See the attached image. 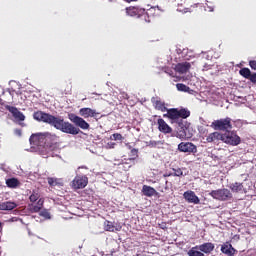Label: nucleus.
Returning <instances> with one entry per match:
<instances>
[{
    "mask_svg": "<svg viewBox=\"0 0 256 256\" xmlns=\"http://www.w3.org/2000/svg\"><path fill=\"white\" fill-rule=\"evenodd\" d=\"M40 217H43L45 219H51V213H49L48 210L44 209L39 213Z\"/></svg>",
    "mask_w": 256,
    "mask_h": 256,
    "instance_id": "obj_33",
    "label": "nucleus"
},
{
    "mask_svg": "<svg viewBox=\"0 0 256 256\" xmlns=\"http://www.w3.org/2000/svg\"><path fill=\"white\" fill-rule=\"evenodd\" d=\"M89 184V178L86 175H77L72 181L73 189H85Z\"/></svg>",
    "mask_w": 256,
    "mask_h": 256,
    "instance_id": "obj_9",
    "label": "nucleus"
},
{
    "mask_svg": "<svg viewBox=\"0 0 256 256\" xmlns=\"http://www.w3.org/2000/svg\"><path fill=\"white\" fill-rule=\"evenodd\" d=\"M5 109L12 114V116L14 117V119L16 121H25V114H23V112L19 111V109H17V107L5 105Z\"/></svg>",
    "mask_w": 256,
    "mask_h": 256,
    "instance_id": "obj_12",
    "label": "nucleus"
},
{
    "mask_svg": "<svg viewBox=\"0 0 256 256\" xmlns=\"http://www.w3.org/2000/svg\"><path fill=\"white\" fill-rule=\"evenodd\" d=\"M110 139L112 141H123V135H121L120 133H114L112 134V136H110Z\"/></svg>",
    "mask_w": 256,
    "mask_h": 256,
    "instance_id": "obj_32",
    "label": "nucleus"
},
{
    "mask_svg": "<svg viewBox=\"0 0 256 256\" xmlns=\"http://www.w3.org/2000/svg\"><path fill=\"white\" fill-rule=\"evenodd\" d=\"M209 195L217 201H229L230 199H233V194L227 188L212 190Z\"/></svg>",
    "mask_w": 256,
    "mask_h": 256,
    "instance_id": "obj_5",
    "label": "nucleus"
},
{
    "mask_svg": "<svg viewBox=\"0 0 256 256\" xmlns=\"http://www.w3.org/2000/svg\"><path fill=\"white\" fill-rule=\"evenodd\" d=\"M239 73L245 79H249L251 77V70L249 68H242Z\"/></svg>",
    "mask_w": 256,
    "mask_h": 256,
    "instance_id": "obj_30",
    "label": "nucleus"
},
{
    "mask_svg": "<svg viewBox=\"0 0 256 256\" xmlns=\"http://www.w3.org/2000/svg\"><path fill=\"white\" fill-rule=\"evenodd\" d=\"M142 193L145 197H153L154 195H157V190L151 186L144 185L142 187Z\"/></svg>",
    "mask_w": 256,
    "mask_h": 256,
    "instance_id": "obj_24",
    "label": "nucleus"
},
{
    "mask_svg": "<svg viewBox=\"0 0 256 256\" xmlns=\"http://www.w3.org/2000/svg\"><path fill=\"white\" fill-rule=\"evenodd\" d=\"M189 69H191V63L189 62L178 63L175 66V71H177V73H180V75H185V73H187Z\"/></svg>",
    "mask_w": 256,
    "mask_h": 256,
    "instance_id": "obj_19",
    "label": "nucleus"
},
{
    "mask_svg": "<svg viewBox=\"0 0 256 256\" xmlns=\"http://www.w3.org/2000/svg\"><path fill=\"white\" fill-rule=\"evenodd\" d=\"M222 141L226 143V145H232V147H237V145L241 144V137L237 135L235 131H229L222 134Z\"/></svg>",
    "mask_w": 256,
    "mask_h": 256,
    "instance_id": "obj_6",
    "label": "nucleus"
},
{
    "mask_svg": "<svg viewBox=\"0 0 256 256\" xmlns=\"http://www.w3.org/2000/svg\"><path fill=\"white\" fill-rule=\"evenodd\" d=\"M29 201L31 202L28 205L30 213H39L45 205V198H41V194L35 190L29 196Z\"/></svg>",
    "mask_w": 256,
    "mask_h": 256,
    "instance_id": "obj_3",
    "label": "nucleus"
},
{
    "mask_svg": "<svg viewBox=\"0 0 256 256\" xmlns=\"http://www.w3.org/2000/svg\"><path fill=\"white\" fill-rule=\"evenodd\" d=\"M249 66L251 67V69L256 71V60H250L249 61Z\"/></svg>",
    "mask_w": 256,
    "mask_h": 256,
    "instance_id": "obj_36",
    "label": "nucleus"
},
{
    "mask_svg": "<svg viewBox=\"0 0 256 256\" xmlns=\"http://www.w3.org/2000/svg\"><path fill=\"white\" fill-rule=\"evenodd\" d=\"M251 83H254L256 85V73L250 74V77L248 78Z\"/></svg>",
    "mask_w": 256,
    "mask_h": 256,
    "instance_id": "obj_37",
    "label": "nucleus"
},
{
    "mask_svg": "<svg viewBox=\"0 0 256 256\" xmlns=\"http://www.w3.org/2000/svg\"><path fill=\"white\" fill-rule=\"evenodd\" d=\"M178 117L179 119H187L188 117H191V111L187 108H181L178 110Z\"/></svg>",
    "mask_w": 256,
    "mask_h": 256,
    "instance_id": "obj_25",
    "label": "nucleus"
},
{
    "mask_svg": "<svg viewBox=\"0 0 256 256\" xmlns=\"http://www.w3.org/2000/svg\"><path fill=\"white\" fill-rule=\"evenodd\" d=\"M59 136L50 132L36 133L30 136L29 142L33 147H43L53 149L57 145Z\"/></svg>",
    "mask_w": 256,
    "mask_h": 256,
    "instance_id": "obj_2",
    "label": "nucleus"
},
{
    "mask_svg": "<svg viewBox=\"0 0 256 256\" xmlns=\"http://www.w3.org/2000/svg\"><path fill=\"white\" fill-rule=\"evenodd\" d=\"M189 256H205V254L202 251H199V246L192 247L188 251Z\"/></svg>",
    "mask_w": 256,
    "mask_h": 256,
    "instance_id": "obj_26",
    "label": "nucleus"
},
{
    "mask_svg": "<svg viewBox=\"0 0 256 256\" xmlns=\"http://www.w3.org/2000/svg\"><path fill=\"white\" fill-rule=\"evenodd\" d=\"M167 183H169V181H166L165 184L167 185Z\"/></svg>",
    "mask_w": 256,
    "mask_h": 256,
    "instance_id": "obj_44",
    "label": "nucleus"
},
{
    "mask_svg": "<svg viewBox=\"0 0 256 256\" xmlns=\"http://www.w3.org/2000/svg\"><path fill=\"white\" fill-rule=\"evenodd\" d=\"M157 125L160 133H164L165 135L173 133V128H171V126H169V124H167L163 118H159L157 120Z\"/></svg>",
    "mask_w": 256,
    "mask_h": 256,
    "instance_id": "obj_14",
    "label": "nucleus"
},
{
    "mask_svg": "<svg viewBox=\"0 0 256 256\" xmlns=\"http://www.w3.org/2000/svg\"><path fill=\"white\" fill-rule=\"evenodd\" d=\"M151 103L156 111H161V113H165L167 111V104L165 101H162L159 97H152Z\"/></svg>",
    "mask_w": 256,
    "mask_h": 256,
    "instance_id": "obj_11",
    "label": "nucleus"
},
{
    "mask_svg": "<svg viewBox=\"0 0 256 256\" xmlns=\"http://www.w3.org/2000/svg\"><path fill=\"white\" fill-rule=\"evenodd\" d=\"M220 251L226 256H235V253H237V250L229 242L222 244Z\"/></svg>",
    "mask_w": 256,
    "mask_h": 256,
    "instance_id": "obj_17",
    "label": "nucleus"
},
{
    "mask_svg": "<svg viewBox=\"0 0 256 256\" xmlns=\"http://www.w3.org/2000/svg\"><path fill=\"white\" fill-rule=\"evenodd\" d=\"M15 135H18V137H21V135H22L21 129H16L15 130Z\"/></svg>",
    "mask_w": 256,
    "mask_h": 256,
    "instance_id": "obj_39",
    "label": "nucleus"
},
{
    "mask_svg": "<svg viewBox=\"0 0 256 256\" xmlns=\"http://www.w3.org/2000/svg\"><path fill=\"white\" fill-rule=\"evenodd\" d=\"M115 145H117L115 142H108L107 143V149H115Z\"/></svg>",
    "mask_w": 256,
    "mask_h": 256,
    "instance_id": "obj_38",
    "label": "nucleus"
},
{
    "mask_svg": "<svg viewBox=\"0 0 256 256\" xmlns=\"http://www.w3.org/2000/svg\"><path fill=\"white\" fill-rule=\"evenodd\" d=\"M123 226L121 225H106L104 227V231H110L111 233H115V231H121Z\"/></svg>",
    "mask_w": 256,
    "mask_h": 256,
    "instance_id": "obj_29",
    "label": "nucleus"
},
{
    "mask_svg": "<svg viewBox=\"0 0 256 256\" xmlns=\"http://www.w3.org/2000/svg\"><path fill=\"white\" fill-rule=\"evenodd\" d=\"M6 185L11 189H15V187L19 186V180H17V178H9L8 180H6Z\"/></svg>",
    "mask_w": 256,
    "mask_h": 256,
    "instance_id": "obj_27",
    "label": "nucleus"
},
{
    "mask_svg": "<svg viewBox=\"0 0 256 256\" xmlns=\"http://www.w3.org/2000/svg\"><path fill=\"white\" fill-rule=\"evenodd\" d=\"M174 173L173 177H182L183 175V170L181 168H173Z\"/></svg>",
    "mask_w": 256,
    "mask_h": 256,
    "instance_id": "obj_34",
    "label": "nucleus"
},
{
    "mask_svg": "<svg viewBox=\"0 0 256 256\" xmlns=\"http://www.w3.org/2000/svg\"><path fill=\"white\" fill-rule=\"evenodd\" d=\"M215 249V244L211 242H206L202 245L198 246V250L201 251L202 253L209 254Z\"/></svg>",
    "mask_w": 256,
    "mask_h": 256,
    "instance_id": "obj_21",
    "label": "nucleus"
},
{
    "mask_svg": "<svg viewBox=\"0 0 256 256\" xmlns=\"http://www.w3.org/2000/svg\"><path fill=\"white\" fill-rule=\"evenodd\" d=\"M176 88H177L178 91H183L184 93L189 92V89H190L189 86H187L183 83L176 84Z\"/></svg>",
    "mask_w": 256,
    "mask_h": 256,
    "instance_id": "obj_31",
    "label": "nucleus"
},
{
    "mask_svg": "<svg viewBox=\"0 0 256 256\" xmlns=\"http://www.w3.org/2000/svg\"><path fill=\"white\" fill-rule=\"evenodd\" d=\"M178 151L180 153H197V146L191 142H181L178 145Z\"/></svg>",
    "mask_w": 256,
    "mask_h": 256,
    "instance_id": "obj_10",
    "label": "nucleus"
},
{
    "mask_svg": "<svg viewBox=\"0 0 256 256\" xmlns=\"http://www.w3.org/2000/svg\"><path fill=\"white\" fill-rule=\"evenodd\" d=\"M163 177L164 178L173 177V173L166 172V173L163 174Z\"/></svg>",
    "mask_w": 256,
    "mask_h": 256,
    "instance_id": "obj_40",
    "label": "nucleus"
},
{
    "mask_svg": "<svg viewBox=\"0 0 256 256\" xmlns=\"http://www.w3.org/2000/svg\"><path fill=\"white\" fill-rule=\"evenodd\" d=\"M137 157H139V150L133 148L130 151L129 158L122 160V164L127 165V164H129V162H127V161H135V159H137Z\"/></svg>",
    "mask_w": 256,
    "mask_h": 256,
    "instance_id": "obj_23",
    "label": "nucleus"
},
{
    "mask_svg": "<svg viewBox=\"0 0 256 256\" xmlns=\"http://www.w3.org/2000/svg\"><path fill=\"white\" fill-rule=\"evenodd\" d=\"M183 197L187 203H193V205H199L201 203L199 196L191 190L184 192Z\"/></svg>",
    "mask_w": 256,
    "mask_h": 256,
    "instance_id": "obj_13",
    "label": "nucleus"
},
{
    "mask_svg": "<svg viewBox=\"0 0 256 256\" xmlns=\"http://www.w3.org/2000/svg\"><path fill=\"white\" fill-rule=\"evenodd\" d=\"M165 73H167L168 75H171V73H173V71H165Z\"/></svg>",
    "mask_w": 256,
    "mask_h": 256,
    "instance_id": "obj_42",
    "label": "nucleus"
},
{
    "mask_svg": "<svg viewBox=\"0 0 256 256\" xmlns=\"http://www.w3.org/2000/svg\"><path fill=\"white\" fill-rule=\"evenodd\" d=\"M162 229H167V226L162 227Z\"/></svg>",
    "mask_w": 256,
    "mask_h": 256,
    "instance_id": "obj_43",
    "label": "nucleus"
},
{
    "mask_svg": "<svg viewBox=\"0 0 256 256\" xmlns=\"http://www.w3.org/2000/svg\"><path fill=\"white\" fill-rule=\"evenodd\" d=\"M166 114H163V117L166 119H170L171 121H177L179 119V109L170 108L166 110Z\"/></svg>",
    "mask_w": 256,
    "mask_h": 256,
    "instance_id": "obj_18",
    "label": "nucleus"
},
{
    "mask_svg": "<svg viewBox=\"0 0 256 256\" xmlns=\"http://www.w3.org/2000/svg\"><path fill=\"white\" fill-rule=\"evenodd\" d=\"M68 119L71 120L76 127H80V129H83L84 131L89 129L90 125L85 121V119L81 118L80 116H77L75 113L68 114Z\"/></svg>",
    "mask_w": 256,
    "mask_h": 256,
    "instance_id": "obj_8",
    "label": "nucleus"
},
{
    "mask_svg": "<svg viewBox=\"0 0 256 256\" xmlns=\"http://www.w3.org/2000/svg\"><path fill=\"white\" fill-rule=\"evenodd\" d=\"M79 115L84 117V119H89V117H97V115H101V113L97 112L95 109L81 108L79 110Z\"/></svg>",
    "mask_w": 256,
    "mask_h": 256,
    "instance_id": "obj_16",
    "label": "nucleus"
},
{
    "mask_svg": "<svg viewBox=\"0 0 256 256\" xmlns=\"http://www.w3.org/2000/svg\"><path fill=\"white\" fill-rule=\"evenodd\" d=\"M123 1H125L126 3H137V1L139 0H123Z\"/></svg>",
    "mask_w": 256,
    "mask_h": 256,
    "instance_id": "obj_41",
    "label": "nucleus"
},
{
    "mask_svg": "<svg viewBox=\"0 0 256 256\" xmlns=\"http://www.w3.org/2000/svg\"><path fill=\"white\" fill-rule=\"evenodd\" d=\"M125 13L128 17H135L136 19H140V17L147 15V10L139 6H129L125 8Z\"/></svg>",
    "mask_w": 256,
    "mask_h": 256,
    "instance_id": "obj_7",
    "label": "nucleus"
},
{
    "mask_svg": "<svg viewBox=\"0 0 256 256\" xmlns=\"http://www.w3.org/2000/svg\"><path fill=\"white\" fill-rule=\"evenodd\" d=\"M211 127L214 131H226L227 133L233 129V124L231 123V118L226 117L224 119L214 120Z\"/></svg>",
    "mask_w": 256,
    "mask_h": 256,
    "instance_id": "obj_4",
    "label": "nucleus"
},
{
    "mask_svg": "<svg viewBox=\"0 0 256 256\" xmlns=\"http://www.w3.org/2000/svg\"><path fill=\"white\" fill-rule=\"evenodd\" d=\"M229 188L233 193H247V189L243 186V183L235 182L230 184Z\"/></svg>",
    "mask_w": 256,
    "mask_h": 256,
    "instance_id": "obj_20",
    "label": "nucleus"
},
{
    "mask_svg": "<svg viewBox=\"0 0 256 256\" xmlns=\"http://www.w3.org/2000/svg\"><path fill=\"white\" fill-rule=\"evenodd\" d=\"M219 141H223V134L221 132H212L206 136V143L218 145Z\"/></svg>",
    "mask_w": 256,
    "mask_h": 256,
    "instance_id": "obj_15",
    "label": "nucleus"
},
{
    "mask_svg": "<svg viewBox=\"0 0 256 256\" xmlns=\"http://www.w3.org/2000/svg\"><path fill=\"white\" fill-rule=\"evenodd\" d=\"M0 231H1V226H0Z\"/></svg>",
    "mask_w": 256,
    "mask_h": 256,
    "instance_id": "obj_45",
    "label": "nucleus"
},
{
    "mask_svg": "<svg viewBox=\"0 0 256 256\" xmlns=\"http://www.w3.org/2000/svg\"><path fill=\"white\" fill-rule=\"evenodd\" d=\"M148 145L149 147H157V145H159V141L150 140Z\"/></svg>",
    "mask_w": 256,
    "mask_h": 256,
    "instance_id": "obj_35",
    "label": "nucleus"
},
{
    "mask_svg": "<svg viewBox=\"0 0 256 256\" xmlns=\"http://www.w3.org/2000/svg\"><path fill=\"white\" fill-rule=\"evenodd\" d=\"M17 203L6 201L0 203V211H13V209H16Z\"/></svg>",
    "mask_w": 256,
    "mask_h": 256,
    "instance_id": "obj_22",
    "label": "nucleus"
},
{
    "mask_svg": "<svg viewBox=\"0 0 256 256\" xmlns=\"http://www.w3.org/2000/svg\"><path fill=\"white\" fill-rule=\"evenodd\" d=\"M48 184L50 185V187H57V185H63V182H61V179L59 178L49 177Z\"/></svg>",
    "mask_w": 256,
    "mask_h": 256,
    "instance_id": "obj_28",
    "label": "nucleus"
},
{
    "mask_svg": "<svg viewBox=\"0 0 256 256\" xmlns=\"http://www.w3.org/2000/svg\"><path fill=\"white\" fill-rule=\"evenodd\" d=\"M33 117L36 121L47 123L48 125H51V127H54V129H57L62 133H67L68 135H79V131H81L70 122H66L63 118L53 116L43 111L34 112Z\"/></svg>",
    "mask_w": 256,
    "mask_h": 256,
    "instance_id": "obj_1",
    "label": "nucleus"
}]
</instances>
